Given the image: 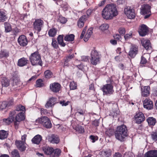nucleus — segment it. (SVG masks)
Listing matches in <instances>:
<instances>
[{
	"instance_id": "10",
	"label": "nucleus",
	"mask_w": 157,
	"mask_h": 157,
	"mask_svg": "<svg viewBox=\"0 0 157 157\" xmlns=\"http://www.w3.org/2000/svg\"><path fill=\"white\" fill-rule=\"evenodd\" d=\"M134 119L136 123L140 124L145 120V117L143 114L141 112L136 113L134 117Z\"/></svg>"
},
{
	"instance_id": "23",
	"label": "nucleus",
	"mask_w": 157,
	"mask_h": 157,
	"mask_svg": "<svg viewBox=\"0 0 157 157\" xmlns=\"http://www.w3.org/2000/svg\"><path fill=\"white\" fill-rule=\"evenodd\" d=\"M42 140V137L40 135L35 136L32 139V142L33 143L36 144H39Z\"/></svg>"
},
{
	"instance_id": "17",
	"label": "nucleus",
	"mask_w": 157,
	"mask_h": 157,
	"mask_svg": "<svg viewBox=\"0 0 157 157\" xmlns=\"http://www.w3.org/2000/svg\"><path fill=\"white\" fill-rule=\"evenodd\" d=\"M25 143L20 140H16L15 142V144L17 147L20 151H23L25 150Z\"/></svg>"
},
{
	"instance_id": "53",
	"label": "nucleus",
	"mask_w": 157,
	"mask_h": 157,
	"mask_svg": "<svg viewBox=\"0 0 157 157\" xmlns=\"http://www.w3.org/2000/svg\"><path fill=\"white\" fill-rule=\"evenodd\" d=\"M85 113V110H83L82 109H77V112L76 113H78L80 115L82 116H84V115ZM85 118L84 116V119Z\"/></svg>"
},
{
	"instance_id": "7",
	"label": "nucleus",
	"mask_w": 157,
	"mask_h": 157,
	"mask_svg": "<svg viewBox=\"0 0 157 157\" xmlns=\"http://www.w3.org/2000/svg\"><path fill=\"white\" fill-rule=\"evenodd\" d=\"M151 7L148 4L143 5L140 8V13L145 15L144 19H146L149 17L151 15L150 10Z\"/></svg>"
},
{
	"instance_id": "47",
	"label": "nucleus",
	"mask_w": 157,
	"mask_h": 157,
	"mask_svg": "<svg viewBox=\"0 0 157 157\" xmlns=\"http://www.w3.org/2000/svg\"><path fill=\"white\" fill-rule=\"evenodd\" d=\"M42 82L43 81L41 79L37 80L36 82V86L37 87H40L43 86L44 84Z\"/></svg>"
},
{
	"instance_id": "38",
	"label": "nucleus",
	"mask_w": 157,
	"mask_h": 157,
	"mask_svg": "<svg viewBox=\"0 0 157 157\" xmlns=\"http://www.w3.org/2000/svg\"><path fill=\"white\" fill-rule=\"evenodd\" d=\"M75 38V36L73 34L66 35L64 39L65 40L68 41H72L74 40Z\"/></svg>"
},
{
	"instance_id": "4",
	"label": "nucleus",
	"mask_w": 157,
	"mask_h": 157,
	"mask_svg": "<svg viewBox=\"0 0 157 157\" xmlns=\"http://www.w3.org/2000/svg\"><path fill=\"white\" fill-rule=\"evenodd\" d=\"M36 123H40L47 128L52 127V124L49 119L46 117L39 118L36 120Z\"/></svg>"
},
{
	"instance_id": "60",
	"label": "nucleus",
	"mask_w": 157,
	"mask_h": 157,
	"mask_svg": "<svg viewBox=\"0 0 157 157\" xmlns=\"http://www.w3.org/2000/svg\"><path fill=\"white\" fill-rule=\"evenodd\" d=\"M118 31L121 35H124L125 33V29L124 28L121 27L119 29Z\"/></svg>"
},
{
	"instance_id": "15",
	"label": "nucleus",
	"mask_w": 157,
	"mask_h": 157,
	"mask_svg": "<svg viewBox=\"0 0 157 157\" xmlns=\"http://www.w3.org/2000/svg\"><path fill=\"white\" fill-rule=\"evenodd\" d=\"M143 105L144 108L148 109L153 108V105L152 101L149 99H146L144 101Z\"/></svg>"
},
{
	"instance_id": "55",
	"label": "nucleus",
	"mask_w": 157,
	"mask_h": 157,
	"mask_svg": "<svg viewBox=\"0 0 157 157\" xmlns=\"http://www.w3.org/2000/svg\"><path fill=\"white\" fill-rule=\"evenodd\" d=\"M70 87L72 90L76 89L77 88V84L74 82H71L70 83Z\"/></svg>"
},
{
	"instance_id": "8",
	"label": "nucleus",
	"mask_w": 157,
	"mask_h": 157,
	"mask_svg": "<svg viewBox=\"0 0 157 157\" xmlns=\"http://www.w3.org/2000/svg\"><path fill=\"white\" fill-rule=\"evenodd\" d=\"M44 24L43 21L40 19L35 20L33 23L34 29L38 32H40Z\"/></svg>"
},
{
	"instance_id": "44",
	"label": "nucleus",
	"mask_w": 157,
	"mask_h": 157,
	"mask_svg": "<svg viewBox=\"0 0 157 157\" xmlns=\"http://www.w3.org/2000/svg\"><path fill=\"white\" fill-rule=\"evenodd\" d=\"M45 77L46 78H50L52 76V73L49 70L45 71L44 73Z\"/></svg>"
},
{
	"instance_id": "37",
	"label": "nucleus",
	"mask_w": 157,
	"mask_h": 157,
	"mask_svg": "<svg viewBox=\"0 0 157 157\" xmlns=\"http://www.w3.org/2000/svg\"><path fill=\"white\" fill-rule=\"evenodd\" d=\"M2 121L4 124L9 125L12 123L14 121V120L12 118L10 117L9 116V117L8 118L3 119L2 120Z\"/></svg>"
},
{
	"instance_id": "13",
	"label": "nucleus",
	"mask_w": 157,
	"mask_h": 157,
	"mask_svg": "<svg viewBox=\"0 0 157 157\" xmlns=\"http://www.w3.org/2000/svg\"><path fill=\"white\" fill-rule=\"evenodd\" d=\"M61 87V85L57 82H54L51 84L50 85V88L51 90L54 92H58Z\"/></svg>"
},
{
	"instance_id": "64",
	"label": "nucleus",
	"mask_w": 157,
	"mask_h": 157,
	"mask_svg": "<svg viewBox=\"0 0 157 157\" xmlns=\"http://www.w3.org/2000/svg\"><path fill=\"white\" fill-rule=\"evenodd\" d=\"M86 27H85L83 29L81 33L80 36V38L81 39H82L83 38V37L85 33H86Z\"/></svg>"
},
{
	"instance_id": "51",
	"label": "nucleus",
	"mask_w": 157,
	"mask_h": 157,
	"mask_svg": "<svg viewBox=\"0 0 157 157\" xmlns=\"http://www.w3.org/2000/svg\"><path fill=\"white\" fill-rule=\"evenodd\" d=\"M124 157H135V155L132 152L128 151L124 154Z\"/></svg>"
},
{
	"instance_id": "3",
	"label": "nucleus",
	"mask_w": 157,
	"mask_h": 157,
	"mask_svg": "<svg viewBox=\"0 0 157 157\" xmlns=\"http://www.w3.org/2000/svg\"><path fill=\"white\" fill-rule=\"evenodd\" d=\"M29 59L32 65L42 66L41 56L38 52H35L31 54L29 56Z\"/></svg>"
},
{
	"instance_id": "26",
	"label": "nucleus",
	"mask_w": 157,
	"mask_h": 157,
	"mask_svg": "<svg viewBox=\"0 0 157 157\" xmlns=\"http://www.w3.org/2000/svg\"><path fill=\"white\" fill-rule=\"evenodd\" d=\"M42 150L45 154L51 156L53 148L48 146H44L42 147Z\"/></svg>"
},
{
	"instance_id": "56",
	"label": "nucleus",
	"mask_w": 157,
	"mask_h": 157,
	"mask_svg": "<svg viewBox=\"0 0 157 157\" xmlns=\"http://www.w3.org/2000/svg\"><path fill=\"white\" fill-rule=\"evenodd\" d=\"M8 56V53L6 51H2L0 52V57L1 58H2L5 57H7Z\"/></svg>"
},
{
	"instance_id": "19",
	"label": "nucleus",
	"mask_w": 157,
	"mask_h": 157,
	"mask_svg": "<svg viewBox=\"0 0 157 157\" xmlns=\"http://www.w3.org/2000/svg\"><path fill=\"white\" fill-rule=\"evenodd\" d=\"M141 43L142 46L147 50H151L152 48L149 40H142Z\"/></svg>"
},
{
	"instance_id": "62",
	"label": "nucleus",
	"mask_w": 157,
	"mask_h": 157,
	"mask_svg": "<svg viewBox=\"0 0 157 157\" xmlns=\"http://www.w3.org/2000/svg\"><path fill=\"white\" fill-rule=\"evenodd\" d=\"M47 110L43 108H41L40 109V113L42 115H45L48 113Z\"/></svg>"
},
{
	"instance_id": "22",
	"label": "nucleus",
	"mask_w": 157,
	"mask_h": 157,
	"mask_svg": "<svg viewBox=\"0 0 157 157\" xmlns=\"http://www.w3.org/2000/svg\"><path fill=\"white\" fill-rule=\"evenodd\" d=\"M28 61L27 59L22 57L18 59L17 62V65L21 67H23L27 64Z\"/></svg>"
},
{
	"instance_id": "2",
	"label": "nucleus",
	"mask_w": 157,
	"mask_h": 157,
	"mask_svg": "<svg viewBox=\"0 0 157 157\" xmlns=\"http://www.w3.org/2000/svg\"><path fill=\"white\" fill-rule=\"evenodd\" d=\"M128 129L126 126L124 124L118 126L115 132V136L117 140L123 141L128 136Z\"/></svg>"
},
{
	"instance_id": "50",
	"label": "nucleus",
	"mask_w": 157,
	"mask_h": 157,
	"mask_svg": "<svg viewBox=\"0 0 157 157\" xmlns=\"http://www.w3.org/2000/svg\"><path fill=\"white\" fill-rule=\"evenodd\" d=\"M109 27L108 24H103L100 27V29L102 31H104L107 30Z\"/></svg>"
},
{
	"instance_id": "21",
	"label": "nucleus",
	"mask_w": 157,
	"mask_h": 157,
	"mask_svg": "<svg viewBox=\"0 0 157 157\" xmlns=\"http://www.w3.org/2000/svg\"><path fill=\"white\" fill-rule=\"evenodd\" d=\"M56 98H55L52 97L50 98L49 101H47L45 105L46 108L52 107L56 103Z\"/></svg>"
},
{
	"instance_id": "48",
	"label": "nucleus",
	"mask_w": 157,
	"mask_h": 157,
	"mask_svg": "<svg viewBox=\"0 0 157 157\" xmlns=\"http://www.w3.org/2000/svg\"><path fill=\"white\" fill-rule=\"evenodd\" d=\"M58 21L62 24L65 23L67 21V19L64 17L62 16H59Z\"/></svg>"
},
{
	"instance_id": "63",
	"label": "nucleus",
	"mask_w": 157,
	"mask_h": 157,
	"mask_svg": "<svg viewBox=\"0 0 157 157\" xmlns=\"http://www.w3.org/2000/svg\"><path fill=\"white\" fill-rule=\"evenodd\" d=\"M114 39L117 40H120L121 38V36L118 34H115L113 36Z\"/></svg>"
},
{
	"instance_id": "1",
	"label": "nucleus",
	"mask_w": 157,
	"mask_h": 157,
	"mask_svg": "<svg viewBox=\"0 0 157 157\" xmlns=\"http://www.w3.org/2000/svg\"><path fill=\"white\" fill-rule=\"evenodd\" d=\"M118 14V12L116 5L114 4L107 5L103 9L102 13L103 17L106 20L111 19Z\"/></svg>"
},
{
	"instance_id": "42",
	"label": "nucleus",
	"mask_w": 157,
	"mask_h": 157,
	"mask_svg": "<svg viewBox=\"0 0 157 157\" xmlns=\"http://www.w3.org/2000/svg\"><path fill=\"white\" fill-rule=\"evenodd\" d=\"M75 129L79 133H83L84 131V128L83 127L79 125L76 126L75 128Z\"/></svg>"
},
{
	"instance_id": "43",
	"label": "nucleus",
	"mask_w": 157,
	"mask_h": 157,
	"mask_svg": "<svg viewBox=\"0 0 157 157\" xmlns=\"http://www.w3.org/2000/svg\"><path fill=\"white\" fill-rule=\"evenodd\" d=\"M15 110L17 112V113H18L19 111H21L23 112H24L25 111V109L24 106L21 105H19L17 106Z\"/></svg>"
},
{
	"instance_id": "45",
	"label": "nucleus",
	"mask_w": 157,
	"mask_h": 157,
	"mask_svg": "<svg viewBox=\"0 0 157 157\" xmlns=\"http://www.w3.org/2000/svg\"><path fill=\"white\" fill-rule=\"evenodd\" d=\"M11 157H20L19 154L17 150H14L11 153Z\"/></svg>"
},
{
	"instance_id": "29",
	"label": "nucleus",
	"mask_w": 157,
	"mask_h": 157,
	"mask_svg": "<svg viewBox=\"0 0 157 157\" xmlns=\"http://www.w3.org/2000/svg\"><path fill=\"white\" fill-rule=\"evenodd\" d=\"M92 30L93 29L92 28H90L88 29L84 38V40L86 42L87 41L93 33Z\"/></svg>"
},
{
	"instance_id": "5",
	"label": "nucleus",
	"mask_w": 157,
	"mask_h": 157,
	"mask_svg": "<svg viewBox=\"0 0 157 157\" xmlns=\"http://www.w3.org/2000/svg\"><path fill=\"white\" fill-rule=\"evenodd\" d=\"M90 55V62L92 64L95 65L99 62L101 55L96 50L94 49L91 51Z\"/></svg>"
},
{
	"instance_id": "52",
	"label": "nucleus",
	"mask_w": 157,
	"mask_h": 157,
	"mask_svg": "<svg viewBox=\"0 0 157 157\" xmlns=\"http://www.w3.org/2000/svg\"><path fill=\"white\" fill-rule=\"evenodd\" d=\"M151 137L153 140H157V131H156L152 132L151 134Z\"/></svg>"
},
{
	"instance_id": "31",
	"label": "nucleus",
	"mask_w": 157,
	"mask_h": 157,
	"mask_svg": "<svg viewBox=\"0 0 157 157\" xmlns=\"http://www.w3.org/2000/svg\"><path fill=\"white\" fill-rule=\"evenodd\" d=\"M1 83L3 87H7L10 85V81L9 80L5 77L2 78Z\"/></svg>"
},
{
	"instance_id": "16",
	"label": "nucleus",
	"mask_w": 157,
	"mask_h": 157,
	"mask_svg": "<svg viewBox=\"0 0 157 157\" xmlns=\"http://www.w3.org/2000/svg\"><path fill=\"white\" fill-rule=\"evenodd\" d=\"M150 87L148 86L141 87V93L142 96L144 97L148 96L150 93Z\"/></svg>"
},
{
	"instance_id": "32",
	"label": "nucleus",
	"mask_w": 157,
	"mask_h": 157,
	"mask_svg": "<svg viewBox=\"0 0 157 157\" xmlns=\"http://www.w3.org/2000/svg\"><path fill=\"white\" fill-rule=\"evenodd\" d=\"M7 19L6 13L4 11L0 10V21L4 22L6 21Z\"/></svg>"
},
{
	"instance_id": "11",
	"label": "nucleus",
	"mask_w": 157,
	"mask_h": 157,
	"mask_svg": "<svg viewBox=\"0 0 157 157\" xmlns=\"http://www.w3.org/2000/svg\"><path fill=\"white\" fill-rule=\"evenodd\" d=\"M112 151L109 148L103 150L99 153V157H109L112 155Z\"/></svg>"
},
{
	"instance_id": "40",
	"label": "nucleus",
	"mask_w": 157,
	"mask_h": 157,
	"mask_svg": "<svg viewBox=\"0 0 157 157\" xmlns=\"http://www.w3.org/2000/svg\"><path fill=\"white\" fill-rule=\"evenodd\" d=\"M17 113V112L15 109L12 110L10 112L9 116L14 120L15 119V116Z\"/></svg>"
},
{
	"instance_id": "27",
	"label": "nucleus",
	"mask_w": 157,
	"mask_h": 157,
	"mask_svg": "<svg viewBox=\"0 0 157 157\" xmlns=\"http://www.w3.org/2000/svg\"><path fill=\"white\" fill-rule=\"evenodd\" d=\"M25 119L24 113L22 112L18 113L15 116V120L17 121H21Z\"/></svg>"
},
{
	"instance_id": "28",
	"label": "nucleus",
	"mask_w": 157,
	"mask_h": 157,
	"mask_svg": "<svg viewBox=\"0 0 157 157\" xmlns=\"http://www.w3.org/2000/svg\"><path fill=\"white\" fill-rule=\"evenodd\" d=\"M74 55L73 54L66 56L64 58V66H68V63L74 57Z\"/></svg>"
},
{
	"instance_id": "58",
	"label": "nucleus",
	"mask_w": 157,
	"mask_h": 157,
	"mask_svg": "<svg viewBox=\"0 0 157 157\" xmlns=\"http://www.w3.org/2000/svg\"><path fill=\"white\" fill-rule=\"evenodd\" d=\"M59 103L60 104H61L62 106H66L68 105V104L70 103V102L69 101H66L63 100V101H60Z\"/></svg>"
},
{
	"instance_id": "49",
	"label": "nucleus",
	"mask_w": 157,
	"mask_h": 157,
	"mask_svg": "<svg viewBox=\"0 0 157 157\" xmlns=\"http://www.w3.org/2000/svg\"><path fill=\"white\" fill-rule=\"evenodd\" d=\"M6 106L7 107H9L14 104V100L12 98L7 101H6Z\"/></svg>"
},
{
	"instance_id": "35",
	"label": "nucleus",
	"mask_w": 157,
	"mask_h": 157,
	"mask_svg": "<svg viewBox=\"0 0 157 157\" xmlns=\"http://www.w3.org/2000/svg\"><path fill=\"white\" fill-rule=\"evenodd\" d=\"M148 124L150 125H154L156 122V120L155 118L153 117H149L147 119Z\"/></svg>"
},
{
	"instance_id": "24",
	"label": "nucleus",
	"mask_w": 157,
	"mask_h": 157,
	"mask_svg": "<svg viewBox=\"0 0 157 157\" xmlns=\"http://www.w3.org/2000/svg\"><path fill=\"white\" fill-rule=\"evenodd\" d=\"M145 157H157V150H152L147 152L144 155Z\"/></svg>"
},
{
	"instance_id": "30",
	"label": "nucleus",
	"mask_w": 157,
	"mask_h": 157,
	"mask_svg": "<svg viewBox=\"0 0 157 157\" xmlns=\"http://www.w3.org/2000/svg\"><path fill=\"white\" fill-rule=\"evenodd\" d=\"M61 152V151L59 149L56 148L54 149L53 148L51 156L54 157H58L60 155Z\"/></svg>"
},
{
	"instance_id": "9",
	"label": "nucleus",
	"mask_w": 157,
	"mask_h": 157,
	"mask_svg": "<svg viewBox=\"0 0 157 157\" xmlns=\"http://www.w3.org/2000/svg\"><path fill=\"white\" fill-rule=\"evenodd\" d=\"M125 14L129 19H132L134 18L135 14L133 10L130 8V7H128L124 9Z\"/></svg>"
},
{
	"instance_id": "12",
	"label": "nucleus",
	"mask_w": 157,
	"mask_h": 157,
	"mask_svg": "<svg viewBox=\"0 0 157 157\" xmlns=\"http://www.w3.org/2000/svg\"><path fill=\"white\" fill-rule=\"evenodd\" d=\"M18 42L21 46H25L28 44V40L26 37L23 35L20 36L17 40Z\"/></svg>"
},
{
	"instance_id": "46",
	"label": "nucleus",
	"mask_w": 157,
	"mask_h": 157,
	"mask_svg": "<svg viewBox=\"0 0 157 157\" xmlns=\"http://www.w3.org/2000/svg\"><path fill=\"white\" fill-rule=\"evenodd\" d=\"M147 63L146 59L143 56H142L141 58L140 64L142 67L145 66V64Z\"/></svg>"
},
{
	"instance_id": "36",
	"label": "nucleus",
	"mask_w": 157,
	"mask_h": 157,
	"mask_svg": "<svg viewBox=\"0 0 157 157\" xmlns=\"http://www.w3.org/2000/svg\"><path fill=\"white\" fill-rule=\"evenodd\" d=\"M57 40L60 45L62 47L65 46L66 44L63 42V35H59L57 38Z\"/></svg>"
},
{
	"instance_id": "59",
	"label": "nucleus",
	"mask_w": 157,
	"mask_h": 157,
	"mask_svg": "<svg viewBox=\"0 0 157 157\" xmlns=\"http://www.w3.org/2000/svg\"><path fill=\"white\" fill-rule=\"evenodd\" d=\"M61 4L59 5L61 6L63 8V10H67L69 8L68 5L66 2L62 5H61Z\"/></svg>"
},
{
	"instance_id": "39",
	"label": "nucleus",
	"mask_w": 157,
	"mask_h": 157,
	"mask_svg": "<svg viewBox=\"0 0 157 157\" xmlns=\"http://www.w3.org/2000/svg\"><path fill=\"white\" fill-rule=\"evenodd\" d=\"M4 24L5 32L8 33L11 31L12 28L10 24L8 22H5Z\"/></svg>"
},
{
	"instance_id": "18",
	"label": "nucleus",
	"mask_w": 157,
	"mask_h": 157,
	"mask_svg": "<svg viewBox=\"0 0 157 157\" xmlns=\"http://www.w3.org/2000/svg\"><path fill=\"white\" fill-rule=\"evenodd\" d=\"M148 30L147 26L145 25H142L138 30L140 35L141 36L146 35L147 33Z\"/></svg>"
},
{
	"instance_id": "20",
	"label": "nucleus",
	"mask_w": 157,
	"mask_h": 157,
	"mask_svg": "<svg viewBox=\"0 0 157 157\" xmlns=\"http://www.w3.org/2000/svg\"><path fill=\"white\" fill-rule=\"evenodd\" d=\"M88 15H84L82 16L78 19V25L80 28L83 27L84 23L87 20Z\"/></svg>"
},
{
	"instance_id": "25",
	"label": "nucleus",
	"mask_w": 157,
	"mask_h": 157,
	"mask_svg": "<svg viewBox=\"0 0 157 157\" xmlns=\"http://www.w3.org/2000/svg\"><path fill=\"white\" fill-rule=\"evenodd\" d=\"M137 52V48L135 46H132L130 48L129 52V55L131 57H134Z\"/></svg>"
},
{
	"instance_id": "34",
	"label": "nucleus",
	"mask_w": 157,
	"mask_h": 157,
	"mask_svg": "<svg viewBox=\"0 0 157 157\" xmlns=\"http://www.w3.org/2000/svg\"><path fill=\"white\" fill-rule=\"evenodd\" d=\"M8 135V133L4 130L0 131V139L4 140L6 138Z\"/></svg>"
},
{
	"instance_id": "33",
	"label": "nucleus",
	"mask_w": 157,
	"mask_h": 157,
	"mask_svg": "<svg viewBox=\"0 0 157 157\" xmlns=\"http://www.w3.org/2000/svg\"><path fill=\"white\" fill-rule=\"evenodd\" d=\"M57 30L56 29L53 28L50 29L48 31L49 36L51 37L55 36L57 32Z\"/></svg>"
},
{
	"instance_id": "61",
	"label": "nucleus",
	"mask_w": 157,
	"mask_h": 157,
	"mask_svg": "<svg viewBox=\"0 0 157 157\" xmlns=\"http://www.w3.org/2000/svg\"><path fill=\"white\" fill-rule=\"evenodd\" d=\"M88 56H82L81 57V60L83 61L87 62L89 60Z\"/></svg>"
},
{
	"instance_id": "41",
	"label": "nucleus",
	"mask_w": 157,
	"mask_h": 157,
	"mask_svg": "<svg viewBox=\"0 0 157 157\" xmlns=\"http://www.w3.org/2000/svg\"><path fill=\"white\" fill-rule=\"evenodd\" d=\"M114 130L112 128L107 129L105 132V134L109 137H110L113 135Z\"/></svg>"
},
{
	"instance_id": "57",
	"label": "nucleus",
	"mask_w": 157,
	"mask_h": 157,
	"mask_svg": "<svg viewBox=\"0 0 157 157\" xmlns=\"http://www.w3.org/2000/svg\"><path fill=\"white\" fill-rule=\"evenodd\" d=\"M52 45L55 48H57L58 47L57 41L54 39H52Z\"/></svg>"
},
{
	"instance_id": "6",
	"label": "nucleus",
	"mask_w": 157,
	"mask_h": 157,
	"mask_svg": "<svg viewBox=\"0 0 157 157\" xmlns=\"http://www.w3.org/2000/svg\"><path fill=\"white\" fill-rule=\"evenodd\" d=\"M112 84H106L104 85L101 89L103 92V95H109L113 94L114 92Z\"/></svg>"
},
{
	"instance_id": "14",
	"label": "nucleus",
	"mask_w": 157,
	"mask_h": 157,
	"mask_svg": "<svg viewBox=\"0 0 157 157\" xmlns=\"http://www.w3.org/2000/svg\"><path fill=\"white\" fill-rule=\"evenodd\" d=\"M48 140L52 144H57L60 141V139L58 136L54 134L48 136Z\"/></svg>"
},
{
	"instance_id": "54",
	"label": "nucleus",
	"mask_w": 157,
	"mask_h": 157,
	"mask_svg": "<svg viewBox=\"0 0 157 157\" xmlns=\"http://www.w3.org/2000/svg\"><path fill=\"white\" fill-rule=\"evenodd\" d=\"M7 107L6 101L0 102V110L5 109Z\"/></svg>"
}]
</instances>
